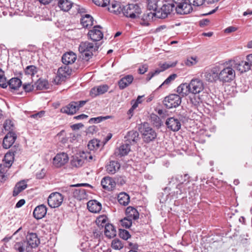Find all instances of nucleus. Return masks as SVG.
Instances as JSON below:
<instances>
[{
	"mask_svg": "<svg viewBox=\"0 0 252 252\" xmlns=\"http://www.w3.org/2000/svg\"><path fill=\"white\" fill-rule=\"evenodd\" d=\"M130 151V145L129 143L126 142L115 150L114 155L116 157H121L127 155Z\"/></svg>",
	"mask_w": 252,
	"mask_h": 252,
	"instance_id": "obj_20",
	"label": "nucleus"
},
{
	"mask_svg": "<svg viewBox=\"0 0 252 252\" xmlns=\"http://www.w3.org/2000/svg\"><path fill=\"white\" fill-rule=\"evenodd\" d=\"M17 138L14 132H8L3 140L2 145L4 149L9 148L14 143Z\"/></svg>",
	"mask_w": 252,
	"mask_h": 252,
	"instance_id": "obj_18",
	"label": "nucleus"
},
{
	"mask_svg": "<svg viewBox=\"0 0 252 252\" xmlns=\"http://www.w3.org/2000/svg\"><path fill=\"white\" fill-rule=\"evenodd\" d=\"M157 0H147V9L149 10H153L155 12L158 9Z\"/></svg>",
	"mask_w": 252,
	"mask_h": 252,
	"instance_id": "obj_43",
	"label": "nucleus"
},
{
	"mask_svg": "<svg viewBox=\"0 0 252 252\" xmlns=\"http://www.w3.org/2000/svg\"><path fill=\"white\" fill-rule=\"evenodd\" d=\"M37 72V68L34 65H29L26 67L25 72L26 74L33 76Z\"/></svg>",
	"mask_w": 252,
	"mask_h": 252,
	"instance_id": "obj_46",
	"label": "nucleus"
},
{
	"mask_svg": "<svg viewBox=\"0 0 252 252\" xmlns=\"http://www.w3.org/2000/svg\"><path fill=\"white\" fill-rule=\"evenodd\" d=\"M87 101L88 100L71 101L67 105L62 107L61 112L67 115H72L75 114Z\"/></svg>",
	"mask_w": 252,
	"mask_h": 252,
	"instance_id": "obj_5",
	"label": "nucleus"
},
{
	"mask_svg": "<svg viewBox=\"0 0 252 252\" xmlns=\"http://www.w3.org/2000/svg\"><path fill=\"white\" fill-rule=\"evenodd\" d=\"M110 3V0H95V5L101 7H105Z\"/></svg>",
	"mask_w": 252,
	"mask_h": 252,
	"instance_id": "obj_56",
	"label": "nucleus"
},
{
	"mask_svg": "<svg viewBox=\"0 0 252 252\" xmlns=\"http://www.w3.org/2000/svg\"><path fill=\"white\" fill-rule=\"evenodd\" d=\"M73 197L78 200H81L86 198L87 194L86 190L83 189H72Z\"/></svg>",
	"mask_w": 252,
	"mask_h": 252,
	"instance_id": "obj_33",
	"label": "nucleus"
},
{
	"mask_svg": "<svg viewBox=\"0 0 252 252\" xmlns=\"http://www.w3.org/2000/svg\"><path fill=\"white\" fill-rule=\"evenodd\" d=\"M88 37L89 39L93 41H94V26L90 30L88 33Z\"/></svg>",
	"mask_w": 252,
	"mask_h": 252,
	"instance_id": "obj_63",
	"label": "nucleus"
},
{
	"mask_svg": "<svg viewBox=\"0 0 252 252\" xmlns=\"http://www.w3.org/2000/svg\"><path fill=\"white\" fill-rule=\"evenodd\" d=\"M140 17L141 20V21L140 22V24L143 26H148L151 20L153 19L154 17H156L155 12L146 11Z\"/></svg>",
	"mask_w": 252,
	"mask_h": 252,
	"instance_id": "obj_23",
	"label": "nucleus"
},
{
	"mask_svg": "<svg viewBox=\"0 0 252 252\" xmlns=\"http://www.w3.org/2000/svg\"><path fill=\"white\" fill-rule=\"evenodd\" d=\"M176 63H173L170 64L168 63H164L162 64L161 67L162 68V70H164L170 67H174L176 65Z\"/></svg>",
	"mask_w": 252,
	"mask_h": 252,
	"instance_id": "obj_62",
	"label": "nucleus"
},
{
	"mask_svg": "<svg viewBox=\"0 0 252 252\" xmlns=\"http://www.w3.org/2000/svg\"><path fill=\"white\" fill-rule=\"evenodd\" d=\"M165 124L167 128L173 131H178L181 126L180 121L174 117L167 119Z\"/></svg>",
	"mask_w": 252,
	"mask_h": 252,
	"instance_id": "obj_16",
	"label": "nucleus"
},
{
	"mask_svg": "<svg viewBox=\"0 0 252 252\" xmlns=\"http://www.w3.org/2000/svg\"><path fill=\"white\" fill-rule=\"evenodd\" d=\"M198 62V59L196 57H189L185 61V64L187 66H191L196 64Z\"/></svg>",
	"mask_w": 252,
	"mask_h": 252,
	"instance_id": "obj_49",
	"label": "nucleus"
},
{
	"mask_svg": "<svg viewBox=\"0 0 252 252\" xmlns=\"http://www.w3.org/2000/svg\"><path fill=\"white\" fill-rule=\"evenodd\" d=\"M27 187V183L25 181H22L17 183L14 188L13 196H16L22 191Z\"/></svg>",
	"mask_w": 252,
	"mask_h": 252,
	"instance_id": "obj_34",
	"label": "nucleus"
},
{
	"mask_svg": "<svg viewBox=\"0 0 252 252\" xmlns=\"http://www.w3.org/2000/svg\"><path fill=\"white\" fill-rule=\"evenodd\" d=\"M78 50L82 59L88 61L93 56L94 45L93 43L88 41L82 42L79 46Z\"/></svg>",
	"mask_w": 252,
	"mask_h": 252,
	"instance_id": "obj_4",
	"label": "nucleus"
},
{
	"mask_svg": "<svg viewBox=\"0 0 252 252\" xmlns=\"http://www.w3.org/2000/svg\"><path fill=\"white\" fill-rule=\"evenodd\" d=\"M96 28L101 29V27L99 25H95V48H98L99 46H97V43H96V42L99 41L103 38V33L99 30L96 29Z\"/></svg>",
	"mask_w": 252,
	"mask_h": 252,
	"instance_id": "obj_44",
	"label": "nucleus"
},
{
	"mask_svg": "<svg viewBox=\"0 0 252 252\" xmlns=\"http://www.w3.org/2000/svg\"><path fill=\"white\" fill-rule=\"evenodd\" d=\"M118 200L121 205L126 206L129 203L130 197L128 194L122 192L118 195Z\"/></svg>",
	"mask_w": 252,
	"mask_h": 252,
	"instance_id": "obj_35",
	"label": "nucleus"
},
{
	"mask_svg": "<svg viewBox=\"0 0 252 252\" xmlns=\"http://www.w3.org/2000/svg\"><path fill=\"white\" fill-rule=\"evenodd\" d=\"M174 7H176V5L173 3H164L155 12L156 17L159 19L166 18L173 11Z\"/></svg>",
	"mask_w": 252,
	"mask_h": 252,
	"instance_id": "obj_8",
	"label": "nucleus"
},
{
	"mask_svg": "<svg viewBox=\"0 0 252 252\" xmlns=\"http://www.w3.org/2000/svg\"><path fill=\"white\" fill-rule=\"evenodd\" d=\"M109 87L107 85H102L97 87V94H102L108 91Z\"/></svg>",
	"mask_w": 252,
	"mask_h": 252,
	"instance_id": "obj_51",
	"label": "nucleus"
},
{
	"mask_svg": "<svg viewBox=\"0 0 252 252\" xmlns=\"http://www.w3.org/2000/svg\"><path fill=\"white\" fill-rule=\"evenodd\" d=\"M134 78L132 75H127L122 78L118 82L120 89L123 90L131 84Z\"/></svg>",
	"mask_w": 252,
	"mask_h": 252,
	"instance_id": "obj_24",
	"label": "nucleus"
},
{
	"mask_svg": "<svg viewBox=\"0 0 252 252\" xmlns=\"http://www.w3.org/2000/svg\"><path fill=\"white\" fill-rule=\"evenodd\" d=\"M91 243L89 242H86L83 245H85L86 247H88L86 248V251L87 252H94V241L92 240H91Z\"/></svg>",
	"mask_w": 252,
	"mask_h": 252,
	"instance_id": "obj_53",
	"label": "nucleus"
},
{
	"mask_svg": "<svg viewBox=\"0 0 252 252\" xmlns=\"http://www.w3.org/2000/svg\"><path fill=\"white\" fill-rule=\"evenodd\" d=\"M74 6L75 7L76 10H77V13L80 14L81 17L82 15L86 14V13L87 11L86 9L81 6V5L75 4Z\"/></svg>",
	"mask_w": 252,
	"mask_h": 252,
	"instance_id": "obj_54",
	"label": "nucleus"
},
{
	"mask_svg": "<svg viewBox=\"0 0 252 252\" xmlns=\"http://www.w3.org/2000/svg\"><path fill=\"white\" fill-rule=\"evenodd\" d=\"M17 148H12L4 156L5 164L6 167H10L14 160V157L16 154Z\"/></svg>",
	"mask_w": 252,
	"mask_h": 252,
	"instance_id": "obj_25",
	"label": "nucleus"
},
{
	"mask_svg": "<svg viewBox=\"0 0 252 252\" xmlns=\"http://www.w3.org/2000/svg\"><path fill=\"white\" fill-rule=\"evenodd\" d=\"M71 69H70L67 65L62 66L58 69L57 75L55 79V81H57V83L60 82L64 81L66 78L69 76L71 74Z\"/></svg>",
	"mask_w": 252,
	"mask_h": 252,
	"instance_id": "obj_15",
	"label": "nucleus"
},
{
	"mask_svg": "<svg viewBox=\"0 0 252 252\" xmlns=\"http://www.w3.org/2000/svg\"><path fill=\"white\" fill-rule=\"evenodd\" d=\"M108 223V219L105 215H99L95 219V224L100 229L105 227Z\"/></svg>",
	"mask_w": 252,
	"mask_h": 252,
	"instance_id": "obj_32",
	"label": "nucleus"
},
{
	"mask_svg": "<svg viewBox=\"0 0 252 252\" xmlns=\"http://www.w3.org/2000/svg\"><path fill=\"white\" fill-rule=\"evenodd\" d=\"M101 185L103 189L109 191L112 190L116 186L115 182L109 177H104L101 181Z\"/></svg>",
	"mask_w": 252,
	"mask_h": 252,
	"instance_id": "obj_21",
	"label": "nucleus"
},
{
	"mask_svg": "<svg viewBox=\"0 0 252 252\" xmlns=\"http://www.w3.org/2000/svg\"><path fill=\"white\" fill-rule=\"evenodd\" d=\"M181 2H183L184 3H186L187 4L189 5L190 6L191 10L188 13V14L189 13L192 11V5L194 6H199L202 5L205 0H181Z\"/></svg>",
	"mask_w": 252,
	"mask_h": 252,
	"instance_id": "obj_37",
	"label": "nucleus"
},
{
	"mask_svg": "<svg viewBox=\"0 0 252 252\" xmlns=\"http://www.w3.org/2000/svg\"><path fill=\"white\" fill-rule=\"evenodd\" d=\"M112 134L109 133L107 136L103 138L102 140H98L95 139L96 144L95 146L97 148L103 147L111 138Z\"/></svg>",
	"mask_w": 252,
	"mask_h": 252,
	"instance_id": "obj_42",
	"label": "nucleus"
},
{
	"mask_svg": "<svg viewBox=\"0 0 252 252\" xmlns=\"http://www.w3.org/2000/svg\"><path fill=\"white\" fill-rule=\"evenodd\" d=\"M111 247L114 250H120L123 248L124 245L121 240L115 239L111 243Z\"/></svg>",
	"mask_w": 252,
	"mask_h": 252,
	"instance_id": "obj_45",
	"label": "nucleus"
},
{
	"mask_svg": "<svg viewBox=\"0 0 252 252\" xmlns=\"http://www.w3.org/2000/svg\"><path fill=\"white\" fill-rule=\"evenodd\" d=\"M94 200H91L87 203V208L89 211L94 213Z\"/></svg>",
	"mask_w": 252,
	"mask_h": 252,
	"instance_id": "obj_58",
	"label": "nucleus"
},
{
	"mask_svg": "<svg viewBox=\"0 0 252 252\" xmlns=\"http://www.w3.org/2000/svg\"><path fill=\"white\" fill-rule=\"evenodd\" d=\"M204 77L205 80L209 82L220 81V66H215L206 70L204 72Z\"/></svg>",
	"mask_w": 252,
	"mask_h": 252,
	"instance_id": "obj_11",
	"label": "nucleus"
},
{
	"mask_svg": "<svg viewBox=\"0 0 252 252\" xmlns=\"http://www.w3.org/2000/svg\"><path fill=\"white\" fill-rule=\"evenodd\" d=\"M161 70L157 69L154 72H151L147 74L146 78L147 81H150L155 75L158 74L160 72Z\"/></svg>",
	"mask_w": 252,
	"mask_h": 252,
	"instance_id": "obj_59",
	"label": "nucleus"
},
{
	"mask_svg": "<svg viewBox=\"0 0 252 252\" xmlns=\"http://www.w3.org/2000/svg\"><path fill=\"white\" fill-rule=\"evenodd\" d=\"M76 60V55L72 52L65 53L62 57V62L65 65L74 63Z\"/></svg>",
	"mask_w": 252,
	"mask_h": 252,
	"instance_id": "obj_28",
	"label": "nucleus"
},
{
	"mask_svg": "<svg viewBox=\"0 0 252 252\" xmlns=\"http://www.w3.org/2000/svg\"><path fill=\"white\" fill-rule=\"evenodd\" d=\"M104 234L106 237L108 238H112L115 237L117 234V231L114 226L109 223L104 227Z\"/></svg>",
	"mask_w": 252,
	"mask_h": 252,
	"instance_id": "obj_31",
	"label": "nucleus"
},
{
	"mask_svg": "<svg viewBox=\"0 0 252 252\" xmlns=\"http://www.w3.org/2000/svg\"><path fill=\"white\" fill-rule=\"evenodd\" d=\"M148 70V66L146 64L140 67L138 69V73L141 74H143Z\"/></svg>",
	"mask_w": 252,
	"mask_h": 252,
	"instance_id": "obj_64",
	"label": "nucleus"
},
{
	"mask_svg": "<svg viewBox=\"0 0 252 252\" xmlns=\"http://www.w3.org/2000/svg\"><path fill=\"white\" fill-rule=\"evenodd\" d=\"M151 121L154 126L159 128L161 125L160 118L156 114L151 115Z\"/></svg>",
	"mask_w": 252,
	"mask_h": 252,
	"instance_id": "obj_41",
	"label": "nucleus"
},
{
	"mask_svg": "<svg viewBox=\"0 0 252 252\" xmlns=\"http://www.w3.org/2000/svg\"><path fill=\"white\" fill-rule=\"evenodd\" d=\"M132 220L126 217L121 220L120 223L122 226L125 227L126 228H128L132 225Z\"/></svg>",
	"mask_w": 252,
	"mask_h": 252,
	"instance_id": "obj_48",
	"label": "nucleus"
},
{
	"mask_svg": "<svg viewBox=\"0 0 252 252\" xmlns=\"http://www.w3.org/2000/svg\"><path fill=\"white\" fill-rule=\"evenodd\" d=\"M126 217L130 219L136 220L139 218V214L138 211L134 207L129 206L126 210Z\"/></svg>",
	"mask_w": 252,
	"mask_h": 252,
	"instance_id": "obj_30",
	"label": "nucleus"
},
{
	"mask_svg": "<svg viewBox=\"0 0 252 252\" xmlns=\"http://www.w3.org/2000/svg\"><path fill=\"white\" fill-rule=\"evenodd\" d=\"M3 127L4 129L8 131V132H13L14 125L11 120H6L3 124Z\"/></svg>",
	"mask_w": 252,
	"mask_h": 252,
	"instance_id": "obj_47",
	"label": "nucleus"
},
{
	"mask_svg": "<svg viewBox=\"0 0 252 252\" xmlns=\"http://www.w3.org/2000/svg\"><path fill=\"white\" fill-rule=\"evenodd\" d=\"M68 160V157L64 153L58 154L53 158V164L56 167H60Z\"/></svg>",
	"mask_w": 252,
	"mask_h": 252,
	"instance_id": "obj_17",
	"label": "nucleus"
},
{
	"mask_svg": "<svg viewBox=\"0 0 252 252\" xmlns=\"http://www.w3.org/2000/svg\"><path fill=\"white\" fill-rule=\"evenodd\" d=\"M124 16L131 19H140L142 10L137 4H128L123 7L122 11Z\"/></svg>",
	"mask_w": 252,
	"mask_h": 252,
	"instance_id": "obj_3",
	"label": "nucleus"
},
{
	"mask_svg": "<svg viewBox=\"0 0 252 252\" xmlns=\"http://www.w3.org/2000/svg\"><path fill=\"white\" fill-rule=\"evenodd\" d=\"M8 85L6 78L2 75H0V86L2 88H6Z\"/></svg>",
	"mask_w": 252,
	"mask_h": 252,
	"instance_id": "obj_57",
	"label": "nucleus"
},
{
	"mask_svg": "<svg viewBox=\"0 0 252 252\" xmlns=\"http://www.w3.org/2000/svg\"><path fill=\"white\" fill-rule=\"evenodd\" d=\"M93 17L89 14L82 15L80 18L81 24L85 28L90 29L93 26Z\"/></svg>",
	"mask_w": 252,
	"mask_h": 252,
	"instance_id": "obj_26",
	"label": "nucleus"
},
{
	"mask_svg": "<svg viewBox=\"0 0 252 252\" xmlns=\"http://www.w3.org/2000/svg\"><path fill=\"white\" fill-rule=\"evenodd\" d=\"M119 235L120 237L124 240H127L130 237V235L127 230L125 229H119Z\"/></svg>",
	"mask_w": 252,
	"mask_h": 252,
	"instance_id": "obj_50",
	"label": "nucleus"
},
{
	"mask_svg": "<svg viewBox=\"0 0 252 252\" xmlns=\"http://www.w3.org/2000/svg\"><path fill=\"white\" fill-rule=\"evenodd\" d=\"M176 91L181 97L187 95L190 93L189 83L181 84L177 87Z\"/></svg>",
	"mask_w": 252,
	"mask_h": 252,
	"instance_id": "obj_27",
	"label": "nucleus"
},
{
	"mask_svg": "<svg viewBox=\"0 0 252 252\" xmlns=\"http://www.w3.org/2000/svg\"><path fill=\"white\" fill-rule=\"evenodd\" d=\"M108 10L115 14L118 15L123 11V8H121L120 4L116 2L112 3L111 5L108 7Z\"/></svg>",
	"mask_w": 252,
	"mask_h": 252,
	"instance_id": "obj_39",
	"label": "nucleus"
},
{
	"mask_svg": "<svg viewBox=\"0 0 252 252\" xmlns=\"http://www.w3.org/2000/svg\"><path fill=\"white\" fill-rule=\"evenodd\" d=\"M10 88L13 90H17L22 86V81L18 78H12L8 82Z\"/></svg>",
	"mask_w": 252,
	"mask_h": 252,
	"instance_id": "obj_36",
	"label": "nucleus"
},
{
	"mask_svg": "<svg viewBox=\"0 0 252 252\" xmlns=\"http://www.w3.org/2000/svg\"><path fill=\"white\" fill-rule=\"evenodd\" d=\"M46 171L44 169H42L36 173V177L37 179H43L45 176Z\"/></svg>",
	"mask_w": 252,
	"mask_h": 252,
	"instance_id": "obj_60",
	"label": "nucleus"
},
{
	"mask_svg": "<svg viewBox=\"0 0 252 252\" xmlns=\"http://www.w3.org/2000/svg\"><path fill=\"white\" fill-rule=\"evenodd\" d=\"M177 77V75L176 74H172L170 75L166 80L162 83V84L160 85V87L163 86L164 85H168L170 83V82L173 81Z\"/></svg>",
	"mask_w": 252,
	"mask_h": 252,
	"instance_id": "obj_55",
	"label": "nucleus"
},
{
	"mask_svg": "<svg viewBox=\"0 0 252 252\" xmlns=\"http://www.w3.org/2000/svg\"><path fill=\"white\" fill-rule=\"evenodd\" d=\"M165 3H170L172 1L176 5L175 10L178 14H187L191 10L189 5L181 2V0H163Z\"/></svg>",
	"mask_w": 252,
	"mask_h": 252,
	"instance_id": "obj_12",
	"label": "nucleus"
},
{
	"mask_svg": "<svg viewBox=\"0 0 252 252\" xmlns=\"http://www.w3.org/2000/svg\"><path fill=\"white\" fill-rule=\"evenodd\" d=\"M47 82L45 80H38L36 83V88L37 90H42L46 88Z\"/></svg>",
	"mask_w": 252,
	"mask_h": 252,
	"instance_id": "obj_52",
	"label": "nucleus"
},
{
	"mask_svg": "<svg viewBox=\"0 0 252 252\" xmlns=\"http://www.w3.org/2000/svg\"><path fill=\"white\" fill-rule=\"evenodd\" d=\"M196 94H192L189 96V102L195 107L199 106L202 100L199 95H196Z\"/></svg>",
	"mask_w": 252,
	"mask_h": 252,
	"instance_id": "obj_40",
	"label": "nucleus"
},
{
	"mask_svg": "<svg viewBox=\"0 0 252 252\" xmlns=\"http://www.w3.org/2000/svg\"><path fill=\"white\" fill-rule=\"evenodd\" d=\"M88 157L90 160H92L93 158V156L90 153L87 155V154L85 152H83L80 155L73 156L70 162L71 166L77 168L82 166L84 163L85 160H87Z\"/></svg>",
	"mask_w": 252,
	"mask_h": 252,
	"instance_id": "obj_13",
	"label": "nucleus"
},
{
	"mask_svg": "<svg viewBox=\"0 0 252 252\" xmlns=\"http://www.w3.org/2000/svg\"><path fill=\"white\" fill-rule=\"evenodd\" d=\"M189 176L187 174L184 175H177L172 177L169 179V186L164 189V191L171 190V188L175 186V189L169 192V194H171L172 197L176 198H178V195L187 192L186 187L189 184Z\"/></svg>",
	"mask_w": 252,
	"mask_h": 252,
	"instance_id": "obj_1",
	"label": "nucleus"
},
{
	"mask_svg": "<svg viewBox=\"0 0 252 252\" xmlns=\"http://www.w3.org/2000/svg\"><path fill=\"white\" fill-rule=\"evenodd\" d=\"M23 88L26 92H30L33 89V86L30 83L23 85Z\"/></svg>",
	"mask_w": 252,
	"mask_h": 252,
	"instance_id": "obj_61",
	"label": "nucleus"
},
{
	"mask_svg": "<svg viewBox=\"0 0 252 252\" xmlns=\"http://www.w3.org/2000/svg\"><path fill=\"white\" fill-rule=\"evenodd\" d=\"M47 213V208L45 205L42 204L37 206L34 210L33 215L34 217L39 220L43 218Z\"/></svg>",
	"mask_w": 252,
	"mask_h": 252,
	"instance_id": "obj_22",
	"label": "nucleus"
},
{
	"mask_svg": "<svg viewBox=\"0 0 252 252\" xmlns=\"http://www.w3.org/2000/svg\"><path fill=\"white\" fill-rule=\"evenodd\" d=\"M235 77L234 70L230 66H227L222 69L220 68V81L223 83L230 82L232 81Z\"/></svg>",
	"mask_w": 252,
	"mask_h": 252,
	"instance_id": "obj_9",
	"label": "nucleus"
},
{
	"mask_svg": "<svg viewBox=\"0 0 252 252\" xmlns=\"http://www.w3.org/2000/svg\"><path fill=\"white\" fill-rule=\"evenodd\" d=\"M139 132L136 130H131L128 131L125 136L126 142L129 143V145H134L139 140Z\"/></svg>",
	"mask_w": 252,
	"mask_h": 252,
	"instance_id": "obj_19",
	"label": "nucleus"
},
{
	"mask_svg": "<svg viewBox=\"0 0 252 252\" xmlns=\"http://www.w3.org/2000/svg\"><path fill=\"white\" fill-rule=\"evenodd\" d=\"M140 131L143 141L147 143L154 141L157 136L155 130L149 126L148 123H144L141 126Z\"/></svg>",
	"mask_w": 252,
	"mask_h": 252,
	"instance_id": "obj_6",
	"label": "nucleus"
},
{
	"mask_svg": "<svg viewBox=\"0 0 252 252\" xmlns=\"http://www.w3.org/2000/svg\"><path fill=\"white\" fill-rule=\"evenodd\" d=\"M190 93L192 94H198L201 92L204 88V84L202 81L199 79H193L189 83Z\"/></svg>",
	"mask_w": 252,
	"mask_h": 252,
	"instance_id": "obj_14",
	"label": "nucleus"
},
{
	"mask_svg": "<svg viewBox=\"0 0 252 252\" xmlns=\"http://www.w3.org/2000/svg\"><path fill=\"white\" fill-rule=\"evenodd\" d=\"M236 69L241 73L246 72L250 69V67L248 61H241L239 63L236 64Z\"/></svg>",
	"mask_w": 252,
	"mask_h": 252,
	"instance_id": "obj_38",
	"label": "nucleus"
},
{
	"mask_svg": "<svg viewBox=\"0 0 252 252\" xmlns=\"http://www.w3.org/2000/svg\"><path fill=\"white\" fill-rule=\"evenodd\" d=\"M64 197L60 193L55 192L51 193L48 197V204L52 208L60 206L63 200Z\"/></svg>",
	"mask_w": 252,
	"mask_h": 252,
	"instance_id": "obj_10",
	"label": "nucleus"
},
{
	"mask_svg": "<svg viewBox=\"0 0 252 252\" xmlns=\"http://www.w3.org/2000/svg\"><path fill=\"white\" fill-rule=\"evenodd\" d=\"M40 244V239L35 233H28L26 240L16 242L14 249L18 252H32V249L36 248Z\"/></svg>",
	"mask_w": 252,
	"mask_h": 252,
	"instance_id": "obj_2",
	"label": "nucleus"
},
{
	"mask_svg": "<svg viewBox=\"0 0 252 252\" xmlns=\"http://www.w3.org/2000/svg\"><path fill=\"white\" fill-rule=\"evenodd\" d=\"M181 96L177 94H170L166 96L163 101V104L167 109L178 107L181 104Z\"/></svg>",
	"mask_w": 252,
	"mask_h": 252,
	"instance_id": "obj_7",
	"label": "nucleus"
},
{
	"mask_svg": "<svg viewBox=\"0 0 252 252\" xmlns=\"http://www.w3.org/2000/svg\"><path fill=\"white\" fill-rule=\"evenodd\" d=\"M106 168L108 173L114 174L120 169V164L117 161H111Z\"/></svg>",
	"mask_w": 252,
	"mask_h": 252,
	"instance_id": "obj_29",
	"label": "nucleus"
}]
</instances>
